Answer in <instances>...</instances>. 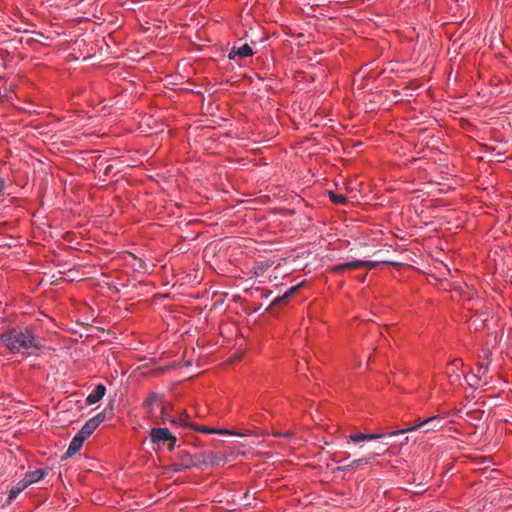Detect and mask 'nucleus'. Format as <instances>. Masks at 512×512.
<instances>
[{
    "label": "nucleus",
    "mask_w": 512,
    "mask_h": 512,
    "mask_svg": "<svg viewBox=\"0 0 512 512\" xmlns=\"http://www.w3.org/2000/svg\"><path fill=\"white\" fill-rule=\"evenodd\" d=\"M160 398H161L160 394H158L156 392H152L147 396V398L144 402V406L149 413H151L153 406L156 405L160 401Z\"/></svg>",
    "instance_id": "nucleus-11"
},
{
    "label": "nucleus",
    "mask_w": 512,
    "mask_h": 512,
    "mask_svg": "<svg viewBox=\"0 0 512 512\" xmlns=\"http://www.w3.org/2000/svg\"><path fill=\"white\" fill-rule=\"evenodd\" d=\"M338 469L341 471H349L352 470L353 468L352 466H350V464H348L347 466L339 467Z\"/></svg>",
    "instance_id": "nucleus-30"
},
{
    "label": "nucleus",
    "mask_w": 512,
    "mask_h": 512,
    "mask_svg": "<svg viewBox=\"0 0 512 512\" xmlns=\"http://www.w3.org/2000/svg\"><path fill=\"white\" fill-rule=\"evenodd\" d=\"M291 435V431H277L275 432V436L278 437H288Z\"/></svg>",
    "instance_id": "nucleus-24"
},
{
    "label": "nucleus",
    "mask_w": 512,
    "mask_h": 512,
    "mask_svg": "<svg viewBox=\"0 0 512 512\" xmlns=\"http://www.w3.org/2000/svg\"><path fill=\"white\" fill-rule=\"evenodd\" d=\"M461 366H462V361L460 359H455L454 361H452L449 364L448 369L454 371V368L458 369Z\"/></svg>",
    "instance_id": "nucleus-22"
},
{
    "label": "nucleus",
    "mask_w": 512,
    "mask_h": 512,
    "mask_svg": "<svg viewBox=\"0 0 512 512\" xmlns=\"http://www.w3.org/2000/svg\"><path fill=\"white\" fill-rule=\"evenodd\" d=\"M150 437L151 441L157 445H164L168 440L174 439V435L168 428H152L150 431Z\"/></svg>",
    "instance_id": "nucleus-5"
},
{
    "label": "nucleus",
    "mask_w": 512,
    "mask_h": 512,
    "mask_svg": "<svg viewBox=\"0 0 512 512\" xmlns=\"http://www.w3.org/2000/svg\"><path fill=\"white\" fill-rule=\"evenodd\" d=\"M45 475L46 471L44 469H36L34 471L27 472L23 480L27 482V485L29 486L43 479Z\"/></svg>",
    "instance_id": "nucleus-8"
},
{
    "label": "nucleus",
    "mask_w": 512,
    "mask_h": 512,
    "mask_svg": "<svg viewBox=\"0 0 512 512\" xmlns=\"http://www.w3.org/2000/svg\"><path fill=\"white\" fill-rule=\"evenodd\" d=\"M213 434H220V435H233L235 434L234 432L232 431H229V430H225V429H214V433Z\"/></svg>",
    "instance_id": "nucleus-23"
},
{
    "label": "nucleus",
    "mask_w": 512,
    "mask_h": 512,
    "mask_svg": "<svg viewBox=\"0 0 512 512\" xmlns=\"http://www.w3.org/2000/svg\"><path fill=\"white\" fill-rule=\"evenodd\" d=\"M0 341L13 354L34 355L42 348L41 338L31 325L8 329L1 333Z\"/></svg>",
    "instance_id": "nucleus-1"
},
{
    "label": "nucleus",
    "mask_w": 512,
    "mask_h": 512,
    "mask_svg": "<svg viewBox=\"0 0 512 512\" xmlns=\"http://www.w3.org/2000/svg\"><path fill=\"white\" fill-rule=\"evenodd\" d=\"M205 465H217L219 464V457L213 452H204Z\"/></svg>",
    "instance_id": "nucleus-14"
},
{
    "label": "nucleus",
    "mask_w": 512,
    "mask_h": 512,
    "mask_svg": "<svg viewBox=\"0 0 512 512\" xmlns=\"http://www.w3.org/2000/svg\"><path fill=\"white\" fill-rule=\"evenodd\" d=\"M386 434L384 433H366V441L383 438Z\"/></svg>",
    "instance_id": "nucleus-20"
},
{
    "label": "nucleus",
    "mask_w": 512,
    "mask_h": 512,
    "mask_svg": "<svg viewBox=\"0 0 512 512\" xmlns=\"http://www.w3.org/2000/svg\"><path fill=\"white\" fill-rule=\"evenodd\" d=\"M330 199L333 203L342 204L346 201V198L343 195H338L334 193H330Z\"/></svg>",
    "instance_id": "nucleus-19"
},
{
    "label": "nucleus",
    "mask_w": 512,
    "mask_h": 512,
    "mask_svg": "<svg viewBox=\"0 0 512 512\" xmlns=\"http://www.w3.org/2000/svg\"><path fill=\"white\" fill-rule=\"evenodd\" d=\"M487 370H488V364L487 365L480 364V366H479V373L481 371H483V373H485Z\"/></svg>",
    "instance_id": "nucleus-28"
},
{
    "label": "nucleus",
    "mask_w": 512,
    "mask_h": 512,
    "mask_svg": "<svg viewBox=\"0 0 512 512\" xmlns=\"http://www.w3.org/2000/svg\"><path fill=\"white\" fill-rule=\"evenodd\" d=\"M189 468L205 465L204 453L195 454L190 457V462H187Z\"/></svg>",
    "instance_id": "nucleus-13"
},
{
    "label": "nucleus",
    "mask_w": 512,
    "mask_h": 512,
    "mask_svg": "<svg viewBox=\"0 0 512 512\" xmlns=\"http://www.w3.org/2000/svg\"><path fill=\"white\" fill-rule=\"evenodd\" d=\"M180 425L183 427H190L193 430L199 431L201 433H206V434H213L214 429H215V428H208L205 426H198L193 423H190V422H188L187 417L180 419Z\"/></svg>",
    "instance_id": "nucleus-10"
},
{
    "label": "nucleus",
    "mask_w": 512,
    "mask_h": 512,
    "mask_svg": "<svg viewBox=\"0 0 512 512\" xmlns=\"http://www.w3.org/2000/svg\"><path fill=\"white\" fill-rule=\"evenodd\" d=\"M360 465H367V460H365L364 458H360V459L353 460L350 463V466H352V468H357Z\"/></svg>",
    "instance_id": "nucleus-21"
},
{
    "label": "nucleus",
    "mask_w": 512,
    "mask_h": 512,
    "mask_svg": "<svg viewBox=\"0 0 512 512\" xmlns=\"http://www.w3.org/2000/svg\"><path fill=\"white\" fill-rule=\"evenodd\" d=\"M176 442H177V438L175 436H174L173 440H168V442H167L168 443V449L170 451L174 450Z\"/></svg>",
    "instance_id": "nucleus-25"
},
{
    "label": "nucleus",
    "mask_w": 512,
    "mask_h": 512,
    "mask_svg": "<svg viewBox=\"0 0 512 512\" xmlns=\"http://www.w3.org/2000/svg\"><path fill=\"white\" fill-rule=\"evenodd\" d=\"M172 467H173V471H175V472H181V471H185V470L189 469L187 462L174 463L172 465Z\"/></svg>",
    "instance_id": "nucleus-18"
},
{
    "label": "nucleus",
    "mask_w": 512,
    "mask_h": 512,
    "mask_svg": "<svg viewBox=\"0 0 512 512\" xmlns=\"http://www.w3.org/2000/svg\"><path fill=\"white\" fill-rule=\"evenodd\" d=\"M349 440L354 443L366 441V433H352L349 435Z\"/></svg>",
    "instance_id": "nucleus-17"
},
{
    "label": "nucleus",
    "mask_w": 512,
    "mask_h": 512,
    "mask_svg": "<svg viewBox=\"0 0 512 512\" xmlns=\"http://www.w3.org/2000/svg\"><path fill=\"white\" fill-rule=\"evenodd\" d=\"M161 418H162V421L163 422H166V421H169L170 423L172 424H179L180 425V419L182 417H179V419H175V418H170L168 415H167V412H166V408L164 406L161 407Z\"/></svg>",
    "instance_id": "nucleus-15"
},
{
    "label": "nucleus",
    "mask_w": 512,
    "mask_h": 512,
    "mask_svg": "<svg viewBox=\"0 0 512 512\" xmlns=\"http://www.w3.org/2000/svg\"><path fill=\"white\" fill-rule=\"evenodd\" d=\"M192 455H189L188 453H183L182 454V462H190V457Z\"/></svg>",
    "instance_id": "nucleus-27"
},
{
    "label": "nucleus",
    "mask_w": 512,
    "mask_h": 512,
    "mask_svg": "<svg viewBox=\"0 0 512 512\" xmlns=\"http://www.w3.org/2000/svg\"><path fill=\"white\" fill-rule=\"evenodd\" d=\"M338 469L341 471H349L352 470L353 468L352 466H350V464H348L347 466L339 467Z\"/></svg>",
    "instance_id": "nucleus-29"
},
{
    "label": "nucleus",
    "mask_w": 512,
    "mask_h": 512,
    "mask_svg": "<svg viewBox=\"0 0 512 512\" xmlns=\"http://www.w3.org/2000/svg\"><path fill=\"white\" fill-rule=\"evenodd\" d=\"M84 441L85 439L82 436L76 434L71 440L69 447L66 450L62 459H67L75 455L82 448Z\"/></svg>",
    "instance_id": "nucleus-6"
},
{
    "label": "nucleus",
    "mask_w": 512,
    "mask_h": 512,
    "mask_svg": "<svg viewBox=\"0 0 512 512\" xmlns=\"http://www.w3.org/2000/svg\"><path fill=\"white\" fill-rule=\"evenodd\" d=\"M443 425H444L443 418L437 415V416L429 417V418L419 422L415 426L392 431L389 435L396 436V435H400V434H403V433H406L409 431H413L417 428H423V431L425 433H427L430 431L441 429L443 427Z\"/></svg>",
    "instance_id": "nucleus-2"
},
{
    "label": "nucleus",
    "mask_w": 512,
    "mask_h": 512,
    "mask_svg": "<svg viewBox=\"0 0 512 512\" xmlns=\"http://www.w3.org/2000/svg\"><path fill=\"white\" fill-rule=\"evenodd\" d=\"M253 53L252 48L248 44H244L241 47H239L237 50L233 49L229 53V58L234 59L235 56H238L240 58H247L251 56Z\"/></svg>",
    "instance_id": "nucleus-9"
},
{
    "label": "nucleus",
    "mask_w": 512,
    "mask_h": 512,
    "mask_svg": "<svg viewBox=\"0 0 512 512\" xmlns=\"http://www.w3.org/2000/svg\"><path fill=\"white\" fill-rule=\"evenodd\" d=\"M379 455L380 454H378V453H371L368 456L364 457V459L367 460V464H369L372 460H374Z\"/></svg>",
    "instance_id": "nucleus-26"
},
{
    "label": "nucleus",
    "mask_w": 512,
    "mask_h": 512,
    "mask_svg": "<svg viewBox=\"0 0 512 512\" xmlns=\"http://www.w3.org/2000/svg\"><path fill=\"white\" fill-rule=\"evenodd\" d=\"M375 266H376V263L372 262V261L353 260V261L337 264L331 268V271L333 273H342L346 270H354V269H359L362 267L374 268Z\"/></svg>",
    "instance_id": "nucleus-4"
},
{
    "label": "nucleus",
    "mask_w": 512,
    "mask_h": 512,
    "mask_svg": "<svg viewBox=\"0 0 512 512\" xmlns=\"http://www.w3.org/2000/svg\"><path fill=\"white\" fill-rule=\"evenodd\" d=\"M106 393V387L103 384H98L95 389L87 396L86 404L93 405L99 402Z\"/></svg>",
    "instance_id": "nucleus-7"
},
{
    "label": "nucleus",
    "mask_w": 512,
    "mask_h": 512,
    "mask_svg": "<svg viewBox=\"0 0 512 512\" xmlns=\"http://www.w3.org/2000/svg\"><path fill=\"white\" fill-rule=\"evenodd\" d=\"M4 188H5L4 181H0V194H2V193H3Z\"/></svg>",
    "instance_id": "nucleus-31"
},
{
    "label": "nucleus",
    "mask_w": 512,
    "mask_h": 512,
    "mask_svg": "<svg viewBox=\"0 0 512 512\" xmlns=\"http://www.w3.org/2000/svg\"><path fill=\"white\" fill-rule=\"evenodd\" d=\"M28 487L27 482L20 480L9 492V500H14L22 491Z\"/></svg>",
    "instance_id": "nucleus-12"
},
{
    "label": "nucleus",
    "mask_w": 512,
    "mask_h": 512,
    "mask_svg": "<svg viewBox=\"0 0 512 512\" xmlns=\"http://www.w3.org/2000/svg\"><path fill=\"white\" fill-rule=\"evenodd\" d=\"M297 290V286L290 288L283 296L277 297L273 300L272 305H277L292 295Z\"/></svg>",
    "instance_id": "nucleus-16"
},
{
    "label": "nucleus",
    "mask_w": 512,
    "mask_h": 512,
    "mask_svg": "<svg viewBox=\"0 0 512 512\" xmlns=\"http://www.w3.org/2000/svg\"><path fill=\"white\" fill-rule=\"evenodd\" d=\"M108 413L109 417L113 415V405L89 419L77 434L86 440L96 430V428L108 418Z\"/></svg>",
    "instance_id": "nucleus-3"
}]
</instances>
